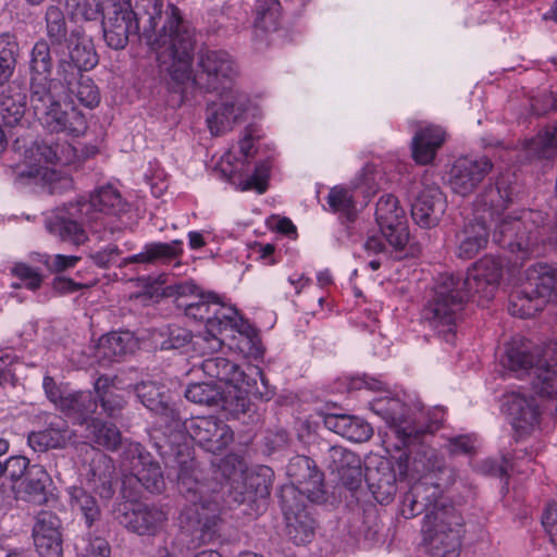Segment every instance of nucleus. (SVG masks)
Here are the masks:
<instances>
[{"label": "nucleus", "instance_id": "412c9836", "mask_svg": "<svg viewBox=\"0 0 557 557\" xmlns=\"http://www.w3.org/2000/svg\"><path fill=\"white\" fill-rule=\"evenodd\" d=\"M491 211H478L472 220H469L458 234V256L463 259L475 257L479 251L485 248L493 223Z\"/></svg>", "mask_w": 557, "mask_h": 557}, {"label": "nucleus", "instance_id": "a18cd8bd", "mask_svg": "<svg viewBox=\"0 0 557 557\" xmlns=\"http://www.w3.org/2000/svg\"><path fill=\"white\" fill-rule=\"evenodd\" d=\"M216 300L218 297L214 294H198L195 296V300L181 301L177 306L184 308L186 317L198 321H206L207 329L210 330V322H212Z\"/></svg>", "mask_w": 557, "mask_h": 557}, {"label": "nucleus", "instance_id": "79ce46f5", "mask_svg": "<svg viewBox=\"0 0 557 557\" xmlns=\"http://www.w3.org/2000/svg\"><path fill=\"white\" fill-rule=\"evenodd\" d=\"M35 153L47 163L66 165L76 158L75 148L69 143L42 140L36 143Z\"/></svg>", "mask_w": 557, "mask_h": 557}, {"label": "nucleus", "instance_id": "4be33fe9", "mask_svg": "<svg viewBox=\"0 0 557 557\" xmlns=\"http://www.w3.org/2000/svg\"><path fill=\"white\" fill-rule=\"evenodd\" d=\"M27 110V94L25 86L13 81L0 89V125L13 128L23 125Z\"/></svg>", "mask_w": 557, "mask_h": 557}, {"label": "nucleus", "instance_id": "6e6d98bb", "mask_svg": "<svg viewBox=\"0 0 557 557\" xmlns=\"http://www.w3.org/2000/svg\"><path fill=\"white\" fill-rule=\"evenodd\" d=\"M471 270L473 271L474 277L486 278L487 284H485V287L487 290L498 288L503 275V265L497 259L485 257L478 261Z\"/></svg>", "mask_w": 557, "mask_h": 557}, {"label": "nucleus", "instance_id": "6ab92c4d", "mask_svg": "<svg viewBox=\"0 0 557 557\" xmlns=\"http://www.w3.org/2000/svg\"><path fill=\"white\" fill-rule=\"evenodd\" d=\"M534 270L529 267L524 272V281L509 295L508 311L521 319L534 317L547 304L541 293Z\"/></svg>", "mask_w": 557, "mask_h": 557}, {"label": "nucleus", "instance_id": "7c9ffc66", "mask_svg": "<svg viewBox=\"0 0 557 557\" xmlns=\"http://www.w3.org/2000/svg\"><path fill=\"white\" fill-rule=\"evenodd\" d=\"M445 140V133L438 126L420 128L412 139V157L419 164H429Z\"/></svg>", "mask_w": 557, "mask_h": 557}, {"label": "nucleus", "instance_id": "473e14b6", "mask_svg": "<svg viewBox=\"0 0 557 557\" xmlns=\"http://www.w3.org/2000/svg\"><path fill=\"white\" fill-rule=\"evenodd\" d=\"M59 408L66 416L77 419L83 424L97 412V398L91 392L67 394L61 397Z\"/></svg>", "mask_w": 557, "mask_h": 557}, {"label": "nucleus", "instance_id": "0eeeda50", "mask_svg": "<svg viewBox=\"0 0 557 557\" xmlns=\"http://www.w3.org/2000/svg\"><path fill=\"white\" fill-rule=\"evenodd\" d=\"M423 541L433 557H458L465 519L455 506L433 505L423 511Z\"/></svg>", "mask_w": 557, "mask_h": 557}, {"label": "nucleus", "instance_id": "1a4fd4ad", "mask_svg": "<svg viewBox=\"0 0 557 557\" xmlns=\"http://www.w3.org/2000/svg\"><path fill=\"white\" fill-rule=\"evenodd\" d=\"M372 411L386 421L397 440L396 447L408 448L412 451L417 445L422 444L426 434H433L441 421L432 420L424 425L410 419L407 406L398 398H377L371 403Z\"/></svg>", "mask_w": 557, "mask_h": 557}, {"label": "nucleus", "instance_id": "b1692460", "mask_svg": "<svg viewBox=\"0 0 557 557\" xmlns=\"http://www.w3.org/2000/svg\"><path fill=\"white\" fill-rule=\"evenodd\" d=\"M12 173L17 183L48 185L50 194L72 188L73 184L70 177L60 176L54 170L38 164H18L12 169Z\"/></svg>", "mask_w": 557, "mask_h": 557}, {"label": "nucleus", "instance_id": "f3484780", "mask_svg": "<svg viewBox=\"0 0 557 557\" xmlns=\"http://www.w3.org/2000/svg\"><path fill=\"white\" fill-rule=\"evenodd\" d=\"M237 461V457L228 456L225 462ZM239 469H235L233 474L227 479L225 493V502L228 506L242 505L253 502L257 496L264 497L269 495L265 480L260 482L261 476L253 473H245L242 461L238 460Z\"/></svg>", "mask_w": 557, "mask_h": 557}, {"label": "nucleus", "instance_id": "a878e982", "mask_svg": "<svg viewBox=\"0 0 557 557\" xmlns=\"http://www.w3.org/2000/svg\"><path fill=\"white\" fill-rule=\"evenodd\" d=\"M183 240L174 239L170 243H150L144 247L140 253L125 258L121 265L129 263H151V264H166L171 261H176L174 267L182 265L177 261L183 255Z\"/></svg>", "mask_w": 557, "mask_h": 557}, {"label": "nucleus", "instance_id": "72a5a7b5", "mask_svg": "<svg viewBox=\"0 0 557 557\" xmlns=\"http://www.w3.org/2000/svg\"><path fill=\"white\" fill-rule=\"evenodd\" d=\"M135 339L129 332H112L99 339L97 357L109 362L119 361L135 348Z\"/></svg>", "mask_w": 557, "mask_h": 557}, {"label": "nucleus", "instance_id": "37998d69", "mask_svg": "<svg viewBox=\"0 0 557 557\" xmlns=\"http://www.w3.org/2000/svg\"><path fill=\"white\" fill-rule=\"evenodd\" d=\"M48 230L61 240L73 245H81L87 240L86 228L79 222L66 220L64 216L54 215L48 223Z\"/></svg>", "mask_w": 557, "mask_h": 557}, {"label": "nucleus", "instance_id": "e433bc0d", "mask_svg": "<svg viewBox=\"0 0 557 557\" xmlns=\"http://www.w3.org/2000/svg\"><path fill=\"white\" fill-rule=\"evenodd\" d=\"M97 221L101 214H119L124 211L125 202L117 189L111 185L100 187L88 199Z\"/></svg>", "mask_w": 557, "mask_h": 557}, {"label": "nucleus", "instance_id": "de8ad7c7", "mask_svg": "<svg viewBox=\"0 0 557 557\" xmlns=\"http://www.w3.org/2000/svg\"><path fill=\"white\" fill-rule=\"evenodd\" d=\"M281 18L278 0H257L255 26L264 32L276 30Z\"/></svg>", "mask_w": 557, "mask_h": 557}, {"label": "nucleus", "instance_id": "8fccbe9b", "mask_svg": "<svg viewBox=\"0 0 557 557\" xmlns=\"http://www.w3.org/2000/svg\"><path fill=\"white\" fill-rule=\"evenodd\" d=\"M54 215L79 222L85 228H91L92 224L97 222L96 215L91 210V205L85 199H78L75 202L64 205L62 208L57 209Z\"/></svg>", "mask_w": 557, "mask_h": 557}, {"label": "nucleus", "instance_id": "ddd939ff", "mask_svg": "<svg viewBox=\"0 0 557 557\" xmlns=\"http://www.w3.org/2000/svg\"><path fill=\"white\" fill-rule=\"evenodd\" d=\"M307 499L297 498L296 490L284 487L281 493V506L286 520V533L297 545L311 541L315 521L307 510Z\"/></svg>", "mask_w": 557, "mask_h": 557}, {"label": "nucleus", "instance_id": "aec40b11", "mask_svg": "<svg viewBox=\"0 0 557 557\" xmlns=\"http://www.w3.org/2000/svg\"><path fill=\"white\" fill-rule=\"evenodd\" d=\"M447 207L446 196L436 185L424 186L411 203V216L423 228L438 224Z\"/></svg>", "mask_w": 557, "mask_h": 557}, {"label": "nucleus", "instance_id": "2eb2a0df", "mask_svg": "<svg viewBox=\"0 0 557 557\" xmlns=\"http://www.w3.org/2000/svg\"><path fill=\"white\" fill-rule=\"evenodd\" d=\"M131 470L128 481L135 480L150 493H161L165 486L163 473L158 461L139 444H131L126 451Z\"/></svg>", "mask_w": 557, "mask_h": 557}, {"label": "nucleus", "instance_id": "f257e3e1", "mask_svg": "<svg viewBox=\"0 0 557 557\" xmlns=\"http://www.w3.org/2000/svg\"><path fill=\"white\" fill-rule=\"evenodd\" d=\"M134 11L128 0H101L94 12L102 15L103 39L114 50L124 49L131 37H143L164 62V50L180 25V10L164 0H140Z\"/></svg>", "mask_w": 557, "mask_h": 557}, {"label": "nucleus", "instance_id": "f03ea898", "mask_svg": "<svg viewBox=\"0 0 557 557\" xmlns=\"http://www.w3.org/2000/svg\"><path fill=\"white\" fill-rule=\"evenodd\" d=\"M195 50L194 32L182 17L180 25L164 50V62L160 66L171 78L170 85L183 100L194 96L196 89L215 95L236 91L235 82L239 75L238 65L224 50H206L198 61V70L193 75L191 62Z\"/></svg>", "mask_w": 557, "mask_h": 557}, {"label": "nucleus", "instance_id": "4c0bfd02", "mask_svg": "<svg viewBox=\"0 0 557 557\" xmlns=\"http://www.w3.org/2000/svg\"><path fill=\"white\" fill-rule=\"evenodd\" d=\"M380 231L388 244L396 252H401L409 242V230L406 214H394L377 223Z\"/></svg>", "mask_w": 557, "mask_h": 557}, {"label": "nucleus", "instance_id": "4d7b16f0", "mask_svg": "<svg viewBox=\"0 0 557 557\" xmlns=\"http://www.w3.org/2000/svg\"><path fill=\"white\" fill-rule=\"evenodd\" d=\"M455 278H457L458 287L468 294V299L471 295L475 296L478 295L483 300H491L498 288H491V290L485 287V284H487L486 278H476L473 275V271L469 270L466 274V276L462 275H455Z\"/></svg>", "mask_w": 557, "mask_h": 557}, {"label": "nucleus", "instance_id": "39448f33", "mask_svg": "<svg viewBox=\"0 0 557 557\" xmlns=\"http://www.w3.org/2000/svg\"><path fill=\"white\" fill-rule=\"evenodd\" d=\"M196 470L195 460L180 461L177 484L180 492L190 503L181 516L182 528L193 536L195 546L212 540L216 524V502L209 494L214 492L216 483L203 482Z\"/></svg>", "mask_w": 557, "mask_h": 557}, {"label": "nucleus", "instance_id": "7ed1b4c3", "mask_svg": "<svg viewBox=\"0 0 557 557\" xmlns=\"http://www.w3.org/2000/svg\"><path fill=\"white\" fill-rule=\"evenodd\" d=\"M520 189L515 173H502L482 194L484 208L493 219V242L512 252L528 253L550 238L548 215L541 211L523 210L520 215L502 213L519 196Z\"/></svg>", "mask_w": 557, "mask_h": 557}, {"label": "nucleus", "instance_id": "423d86ee", "mask_svg": "<svg viewBox=\"0 0 557 557\" xmlns=\"http://www.w3.org/2000/svg\"><path fill=\"white\" fill-rule=\"evenodd\" d=\"M504 367L528 376L533 391L542 397H557V341L532 350L529 342L513 341L502 359Z\"/></svg>", "mask_w": 557, "mask_h": 557}, {"label": "nucleus", "instance_id": "3c124183", "mask_svg": "<svg viewBox=\"0 0 557 557\" xmlns=\"http://www.w3.org/2000/svg\"><path fill=\"white\" fill-rule=\"evenodd\" d=\"M135 393L141 404L152 412L161 409L162 404L170 398L164 386L151 381L135 385Z\"/></svg>", "mask_w": 557, "mask_h": 557}, {"label": "nucleus", "instance_id": "c9c22d12", "mask_svg": "<svg viewBox=\"0 0 557 557\" xmlns=\"http://www.w3.org/2000/svg\"><path fill=\"white\" fill-rule=\"evenodd\" d=\"M70 504L84 517L88 530L99 527L101 509L97 499L81 486H72L69 490Z\"/></svg>", "mask_w": 557, "mask_h": 557}, {"label": "nucleus", "instance_id": "20e7f679", "mask_svg": "<svg viewBox=\"0 0 557 557\" xmlns=\"http://www.w3.org/2000/svg\"><path fill=\"white\" fill-rule=\"evenodd\" d=\"M410 453L414 454L413 470L421 473L422 478L404 495L401 515L410 519L423 513L433 505L454 506L442 494L455 484V468L447 466L444 458L434 448L425 446L423 441Z\"/></svg>", "mask_w": 557, "mask_h": 557}, {"label": "nucleus", "instance_id": "e2e57ef3", "mask_svg": "<svg viewBox=\"0 0 557 557\" xmlns=\"http://www.w3.org/2000/svg\"><path fill=\"white\" fill-rule=\"evenodd\" d=\"M39 557H63L62 536H33Z\"/></svg>", "mask_w": 557, "mask_h": 557}, {"label": "nucleus", "instance_id": "5fc2aeb1", "mask_svg": "<svg viewBox=\"0 0 557 557\" xmlns=\"http://www.w3.org/2000/svg\"><path fill=\"white\" fill-rule=\"evenodd\" d=\"M185 397L198 405L218 406L222 400V392L211 383H194L186 388Z\"/></svg>", "mask_w": 557, "mask_h": 557}, {"label": "nucleus", "instance_id": "338daca9", "mask_svg": "<svg viewBox=\"0 0 557 557\" xmlns=\"http://www.w3.org/2000/svg\"><path fill=\"white\" fill-rule=\"evenodd\" d=\"M191 339V333L178 325L169 326L168 337L161 343V349H180L186 346Z\"/></svg>", "mask_w": 557, "mask_h": 557}, {"label": "nucleus", "instance_id": "bb28decb", "mask_svg": "<svg viewBox=\"0 0 557 557\" xmlns=\"http://www.w3.org/2000/svg\"><path fill=\"white\" fill-rule=\"evenodd\" d=\"M75 436L67 423L61 418H54L47 429L32 432L28 435V444L34 450L45 451L50 448H64L72 443Z\"/></svg>", "mask_w": 557, "mask_h": 557}, {"label": "nucleus", "instance_id": "c756f323", "mask_svg": "<svg viewBox=\"0 0 557 557\" xmlns=\"http://www.w3.org/2000/svg\"><path fill=\"white\" fill-rule=\"evenodd\" d=\"M51 480L48 472L39 465H33L26 472V476L17 484L13 485L23 499L42 505L47 502V486Z\"/></svg>", "mask_w": 557, "mask_h": 557}, {"label": "nucleus", "instance_id": "393cba45", "mask_svg": "<svg viewBox=\"0 0 557 557\" xmlns=\"http://www.w3.org/2000/svg\"><path fill=\"white\" fill-rule=\"evenodd\" d=\"M65 91L64 82L57 75L33 76L30 81V103L37 114H41L49 108L57 106Z\"/></svg>", "mask_w": 557, "mask_h": 557}, {"label": "nucleus", "instance_id": "a211bd4d", "mask_svg": "<svg viewBox=\"0 0 557 557\" xmlns=\"http://www.w3.org/2000/svg\"><path fill=\"white\" fill-rule=\"evenodd\" d=\"M187 432L203 449L212 454L222 451L233 441L231 428L214 417L191 419Z\"/></svg>", "mask_w": 557, "mask_h": 557}, {"label": "nucleus", "instance_id": "cd10ccee", "mask_svg": "<svg viewBox=\"0 0 557 557\" xmlns=\"http://www.w3.org/2000/svg\"><path fill=\"white\" fill-rule=\"evenodd\" d=\"M505 406L517 431L525 432L539 422L540 411L533 397L512 393L507 397Z\"/></svg>", "mask_w": 557, "mask_h": 557}, {"label": "nucleus", "instance_id": "4468645a", "mask_svg": "<svg viewBox=\"0 0 557 557\" xmlns=\"http://www.w3.org/2000/svg\"><path fill=\"white\" fill-rule=\"evenodd\" d=\"M116 518L129 531L138 535H156L168 521V513L156 504H120Z\"/></svg>", "mask_w": 557, "mask_h": 557}, {"label": "nucleus", "instance_id": "9d476101", "mask_svg": "<svg viewBox=\"0 0 557 557\" xmlns=\"http://www.w3.org/2000/svg\"><path fill=\"white\" fill-rule=\"evenodd\" d=\"M64 44H66L67 53L62 47L57 54L59 77L72 78L74 74L87 72L98 64L99 59L94 42L81 29H73Z\"/></svg>", "mask_w": 557, "mask_h": 557}, {"label": "nucleus", "instance_id": "864d4df0", "mask_svg": "<svg viewBox=\"0 0 557 557\" xmlns=\"http://www.w3.org/2000/svg\"><path fill=\"white\" fill-rule=\"evenodd\" d=\"M530 267L534 270V280L537 281L546 302L557 304V269L546 263H535Z\"/></svg>", "mask_w": 557, "mask_h": 557}, {"label": "nucleus", "instance_id": "9b49d317", "mask_svg": "<svg viewBox=\"0 0 557 557\" xmlns=\"http://www.w3.org/2000/svg\"><path fill=\"white\" fill-rule=\"evenodd\" d=\"M286 474L290 480L289 487L296 490L297 498L310 503H320L324 499V475L310 457L297 455L290 458Z\"/></svg>", "mask_w": 557, "mask_h": 557}, {"label": "nucleus", "instance_id": "2f4dec72", "mask_svg": "<svg viewBox=\"0 0 557 557\" xmlns=\"http://www.w3.org/2000/svg\"><path fill=\"white\" fill-rule=\"evenodd\" d=\"M327 429L356 443L368 441L373 430L371 425L357 417L333 414L325 418Z\"/></svg>", "mask_w": 557, "mask_h": 557}, {"label": "nucleus", "instance_id": "5701e85b", "mask_svg": "<svg viewBox=\"0 0 557 557\" xmlns=\"http://www.w3.org/2000/svg\"><path fill=\"white\" fill-rule=\"evenodd\" d=\"M40 115L45 127L51 133L79 136L87 128L86 117L78 109L75 107L62 109L60 102L44 111Z\"/></svg>", "mask_w": 557, "mask_h": 557}, {"label": "nucleus", "instance_id": "603ef678", "mask_svg": "<svg viewBox=\"0 0 557 557\" xmlns=\"http://www.w3.org/2000/svg\"><path fill=\"white\" fill-rule=\"evenodd\" d=\"M51 50L53 51L51 44L46 39H40L34 45L30 54V71L33 76L41 77L51 74L53 67Z\"/></svg>", "mask_w": 557, "mask_h": 557}, {"label": "nucleus", "instance_id": "6e6552de", "mask_svg": "<svg viewBox=\"0 0 557 557\" xmlns=\"http://www.w3.org/2000/svg\"><path fill=\"white\" fill-rule=\"evenodd\" d=\"M458 286L455 274H441L423 309V318L447 343L454 342L457 321L468 301V294Z\"/></svg>", "mask_w": 557, "mask_h": 557}, {"label": "nucleus", "instance_id": "49530a36", "mask_svg": "<svg viewBox=\"0 0 557 557\" xmlns=\"http://www.w3.org/2000/svg\"><path fill=\"white\" fill-rule=\"evenodd\" d=\"M160 421V425L163 426L170 433H183L188 431L189 422L187 418L182 413L178 405L174 403L171 397L162 404L161 409L153 411Z\"/></svg>", "mask_w": 557, "mask_h": 557}, {"label": "nucleus", "instance_id": "774afa93", "mask_svg": "<svg viewBox=\"0 0 557 557\" xmlns=\"http://www.w3.org/2000/svg\"><path fill=\"white\" fill-rule=\"evenodd\" d=\"M446 449L450 455H474V438L470 435H459L448 438Z\"/></svg>", "mask_w": 557, "mask_h": 557}, {"label": "nucleus", "instance_id": "680f3d73", "mask_svg": "<svg viewBox=\"0 0 557 557\" xmlns=\"http://www.w3.org/2000/svg\"><path fill=\"white\" fill-rule=\"evenodd\" d=\"M99 527L88 530V543L83 553V557H110L111 547L108 541L101 535Z\"/></svg>", "mask_w": 557, "mask_h": 557}, {"label": "nucleus", "instance_id": "dca6fc26", "mask_svg": "<svg viewBox=\"0 0 557 557\" xmlns=\"http://www.w3.org/2000/svg\"><path fill=\"white\" fill-rule=\"evenodd\" d=\"M493 166L487 157L459 158L450 169L448 184L455 194L468 196L475 190Z\"/></svg>", "mask_w": 557, "mask_h": 557}, {"label": "nucleus", "instance_id": "c85d7f7f", "mask_svg": "<svg viewBox=\"0 0 557 557\" xmlns=\"http://www.w3.org/2000/svg\"><path fill=\"white\" fill-rule=\"evenodd\" d=\"M364 479L381 504L389 503L397 492L396 474L388 461H381L375 468L367 467Z\"/></svg>", "mask_w": 557, "mask_h": 557}, {"label": "nucleus", "instance_id": "0e129e2a", "mask_svg": "<svg viewBox=\"0 0 557 557\" xmlns=\"http://www.w3.org/2000/svg\"><path fill=\"white\" fill-rule=\"evenodd\" d=\"M30 468L29 461L23 456H13L3 462V478L10 479L13 485L20 483Z\"/></svg>", "mask_w": 557, "mask_h": 557}, {"label": "nucleus", "instance_id": "09e8293b", "mask_svg": "<svg viewBox=\"0 0 557 557\" xmlns=\"http://www.w3.org/2000/svg\"><path fill=\"white\" fill-rule=\"evenodd\" d=\"M322 458L323 462L331 470V472L336 474L341 473L352 465H361V459L358 455L339 445L329 447L323 453Z\"/></svg>", "mask_w": 557, "mask_h": 557}, {"label": "nucleus", "instance_id": "c03bdc74", "mask_svg": "<svg viewBox=\"0 0 557 557\" xmlns=\"http://www.w3.org/2000/svg\"><path fill=\"white\" fill-rule=\"evenodd\" d=\"M89 438L98 446L108 450H116L122 445V434L120 430L111 423L99 420H92L88 426Z\"/></svg>", "mask_w": 557, "mask_h": 557}, {"label": "nucleus", "instance_id": "f8f14e48", "mask_svg": "<svg viewBox=\"0 0 557 557\" xmlns=\"http://www.w3.org/2000/svg\"><path fill=\"white\" fill-rule=\"evenodd\" d=\"M216 96L220 101L207 107L206 116L210 133L214 136L222 135L240 123L249 106V97L240 90Z\"/></svg>", "mask_w": 557, "mask_h": 557}, {"label": "nucleus", "instance_id": "58836bf2", "mask_svg": "<svg viewBox=\"0 0 557 557\" xmlns=\"http://www.w3.org/2000/svg\"><path fill=\"white\" fill-rule=\"evenodd\" d=\"M20 55L17 38L9 33L0 35V89L10 84Z\"/></svg>", "mask_w": 557, "mask_h": 557}, {"label": "nucleus", "instance_id": "052dcab7", "mask_svg": "<svg viewBox=\"0 0 557 557\" xmlns=\"http://www.w3.org/2000/svg\"><path fill=\"white\" fill-rule=\"evenodd\" d=\"M238 313L235 308H225L219 299L214 305L212 322H210V332H222L228 326L237 325Z\"/></svg>", "mask_w": 557, "mask_h": 557}, {"label": "nucleus", "instance_id": "bf43d9fd", "mask_svg": "<svg viewBox=\"0 0 557 557\" xmlns=\"http://www.w3.org/2000/svg\"><path fill=\"white\" fill-rule=\"evenodd\" d=\"M115 467L110 457L104 454L98 453L89 465V481L92 484L98 481H106L108 478H114Z\"/></svg>", "mask_w": 557, "mask_h": 557}, {"label": "nucleus", "instance_id": "13d9d810", "mask_svg": "<svg viewBox=\"0 0 557 557\" xmlns=\"http://www.w3.org/2000/svg\"><path fill=\"white\" fill-rule=\"evenodd\" d=\"M32 536H62L60 518L52 511H39L35 517Z\"/></svg>", "mask_w": 557, "mask_h": 557}, {"label": "nucleus", "instance_id": "a19ab883", "mask_svg": "<svg viewBox=\"0 0 557 557\" xmlns=\"http://www.w3.org/2000/svg\"><path fill=\"white\" fill-rule=\"evenodd\" d=\"M46 30L47 37L51 44L53 52L60 53V49L64 42L69 39L66 21L64 13L57 5H50L46 12Z\"/></svg>", "mask_w": 557, "mask_h": 557}, {"label": "nucleus", "instance_id": "f704fd0d", "mask_svg": "<svg viewBox=\"0 0 557 557\" xmlns=\"http://www.w3.org/2000/svg\"><path fill=\"white\" fill-rule=\"evenodd\" d=\"M65 89L74 96L81 104L94 109L100 103V90L92 78L84 73L74 74L72 78H61Z\"/></svg>", "mask_w": 557, "mask_h": 557}, {"label": "nucleus", "instance_id": "ea45409f", "mask_svg": "<svg viewBox=\"0 0 557 557\" xmlns=\"http://www.w3.org/2000/svg\"><path fill=\"white\" fill-rule=\"evenodd\" d=\"M201 369L210 377L228 384H238L244 373L239 367L223 357H210L202 361Z\"/></svg>", "mask_w": 557, "mask_h": 557}, {"label": "nucleus", "instance_id": "69168bd1", "mask_svg": "<svg viewBox=\"0 0 557 557\" xmlns=\"http://www.w3.org/2000/svg\"><path fill=\"white\" fill-rule=\"evenodd\" d=\"M398 203V199L392 194L381 196L375 208L376 223L386 221L387 218L396 213L404 214V209L400 208Z\"/></svg>", "mask_w": 557, "mask_h": 557}]
</instances>
